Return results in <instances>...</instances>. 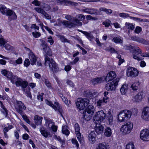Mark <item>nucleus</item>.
Here are the masks:
<instances>
[{
	"instance_id": "obj_1",
	"label": "nucleus",
	"mask_w": 149,
	"mask_h": 149,
	"mask_svg": "<svg viewBox=\"0 0 149 149\" xmlns=\"http://www.w3.org/2000/svg\"><path fill=\"white\" fill-rule=\"evenodd\" d=\"M138 111L136 109H134L132 112L129 110H125L120 112L118 115V119L119 121H124L128 118H130L132 114L137 115Z\"/></svg>"
},
{
	"instance_id": "obj_2",
	"label": "nucleus",
	"mask_w": 149,
	"mask_h": 149,
	"mask_svg": "<svg viewBox=\"0 0 149 149\" xmlns=\"http://www.w3.org/2000/svg\"><path fill=\"white\" fill-rule=\"evenodd\" d=\"M45 65L49 66L50 71L54 73H56L59 70L58 64L52 59L48 57H45Z\"/></svg>"
},
{
	"instance_id": "obj_3",
	"label": "nucleus",
	"mask_w": 149,
	"mask_h": 149,
	"mask_svg": "<svg viewBox=\"0 0 149 149\" xmlns=\"http://www.w3.org/2000/svg\"><path fill=\"white\" fill-rule=\"evenodd\" d=\"M89 102L88 99L86 98L82 99L79 98L76 102V105L77 108L80 111L84 109L85 107L87 106Z\"/></svg>"
},
{
	"instance_id": "obj_4",
	"label": "nucleus",
	"mask_w": 149,
	"mask_h": 149,
	"mask_svg": "<svg viewBox=\"0 0 149 149\" xmlns=\"http://www.w3.org/2000/svg\"><path fill=\"white\" fill-rule=\"evenodd\" d=\"M106 118V114L103 110H100L96 112L93 117V122L94 123H100L102 122Z\"/></svg>"
},
{
	"instance_id": "obj_5",
	"label": "nucleus",
	"mask_w": 149,
	"mask_h": 149,
	"mask_svg": "<svg viewBox=\"0 0 149 149\" xmlns=\"http://www.w3.org/2000/svg\"><path fill=\"white\" fill-rule=\"evenodd\" d=\"M45 102L47 105L52 107L55 111H57L59 113L61 116L63 117L62 113L63 112V110L58 102H55L54 103V104H53L51 101L47 100H45Z\"/></svg>"
},
{
	"instance_id": "obj_6",
	"label": "nucleus",
	"mask_w": 149,
	"mask_h": 149,
	"mask_svg": "<svg viewBox=\"0 0 149 149\" xmlns=\"http://www.w3.org/2000/svg\"><path fill=\"white\" fill-rule=\"evenodd\" d=\"M41 40V45L43 47L45 58L46 56L48 57L47 56H51L52 53L50 48L48 46L44 40Z\"/></svg>"
},
{
	"instance_id": "obj_7",
	"label": "nucleus",
	"mask_w": 149,
	"mask_h": 149,
	"mask_svg": "<svg viewBox=\"0 0 149 149\" xmlns=\"http://www.w3.org/2000/svg\"><path fill=\"white\" fill-rule=\"evenodd\" d=\"M133 127L132 123L128 122L126 124L123 125L121 128V131L124 134L130 133Z\"/></svg>"
},
{
	"instance_id": "obj_8",
	"label": "nucleus",
	"mask_w": 149,
	"mask_h": 149,
	"mask_svg": "<svg viewBox=\"0 0 149 149\" xmlns=\"http://www.w3.org/2000/svg\"><path fill=\"white\" fill-rule=\"evenodd\" d=\"M81 11L91 15H101L100 12L98 10L92 8L84 7L81 9Z\"/></svg>"
},
{
	"instance_id": "obj_9",
	"label": "nucleus",
	"mask_w": 149,
	"mask_h": 149,
	"mask_svg": "<svg viewBox=\"0 0 149 149\" xmlns=\"http://www.w3.org/2000/svg\"><path fill=\"white\" fill-rule=\"evenodd\" d=\"M133 50L131 51L133 54V56L134 58L137 59L138 61H140L142 59L141 58L139 57L138 55L141 54V50L138 47H131Z\"/></svg>"
},
{
	"instance_id": "obj_10",
	"label": "nucleus",
	"mask_w": 149,
	"mask_h": 149,
	"mask_svg": "<svg viewBox=\"0 0 149 149\" xmlns=\"http://www.w3.org/2000/svg\"><path fill=\"white\" fill-rule=\"evenodd\" d=\"M119 80V78H116L111 82L107 84L105 86L106 89L109 91L115 90Z\"/></svg>"
},
{
	"instance_id": "obj_11",
	"label": "nucleus",
	"mask_w": 149,
	"mask_h": 149,
	"mask_svg": "<svg viewBox=\"0 0 149 149\" xmlns=\"http://www.w3.org/2000/svg\"><path fill=\"white\" fill-rule=\"evenodd\" d=\"M138 73L137 70L132 67L128 68L127 70V75L128 77H135L138 75Z\"/></svg>"
},
{
	"instance_id": "obj_12",
	"label": "nucleus",
	"mask_w": 149,
	"mask_h": 149,
	"mask_svg": "<svg viewBox=\"0 0 149 149\" xmlns=\"http://www.w3.org/2000/svg\"><path fill=\"white\" fill-rule=\"evenodd\" d=\"M140 138L145 141H149V130L144 129L142 130L140 133Z\"/></svg>"
},
{
	"instance_id": "obj_13",
	"label": "nucleus",
	"mask_w": 149,
	"mask_h": 149,
	"mask_svg": "<svg viewBox=\"0 0 149 149\" xmlns=\"http://www.w3.org/2000/svg\"><path fill=\"white\" fill-rule=\"evenodd\" d=\"M5 15L8 17V19L10 21L16 19L17 18V16L15 13L10 9H8Z\"/></svg>"
},
{
	"instance_id": "obj_14",
	"label": "nucleus",
	"mask_w": 149,
	"mask_h": 149,
	"mask_svg": "<svg viewBox=\"0 0 149 149\" xmlns=\"http://www.w3.org/2000/svg\"><path fill=\"white\" fill-rule=\"evenodd\" d=\"M17 87L21 86L23 89L26 88L27 86L28 83L27 81H24L21 78L19 77L15 83Z\"/></svg>"
},
{
	"instance_id": "obj_15",
	"label": "nucleus",
	"mask_w": 149,
	"mask_h": 149,
	"mask_svg": "<svg viewBox=\"0 0 149 149\" xmlns=\"http://www.w3.org/2000/svg\"><path fill=\"white\" fill-rule=\"evenodd\" d=\"M65 18L68 20L69 21L72 22L74 23H77V26H81L82 25V23L77 19L74 17L72 16L69 15H65Z\"/></svg>"
},
{
	"instance_id": "obj_16",
	"label": "nucleus",
	"mask_w": 149,
	"mask_h": 149,
	"mask_svg": "<svg viewBox=\"0 0 149 149\" xmlns=\"http://www.w3.org/2000/svg\"><path fill=\"white\" fill-rule=\"evenodd\" d=\"M17 111L20 115L23 114V111L26 109V107L24 104L21 101H17Z\"/></svg>"
},
{
	"instance_id": "obj_17",
	"label": "nucleus",
	"mask_w": 149,
	"mask_h": 149,
	"mask_svg": "<svg viewBox=\"0 0 149 149\" xmlns=\"http://www.w3.org/2000/svg\"><path fill=\"white\" fill-rule=\"evenodd\" d=\"M141 117L143 120H149V107H145L143 109Z\"/></svg>"
},
{
	"instance_id": "obj_18",
	"label": "nucleus",
	"mask_w": 149,
	"mask_h": 149,
	"mask_svg": "<svg viewBox=\"0 0 149 149\" xmlns=\"http://www.w3.org/2000/svg\"><path fill=\"white\" fill-rule=\"evenodd\" d=\"M62 23L63 26L66 27H68L70 28H72L75 26H77V23H74L71 21H69L67 20H63V21Z\"/></svg>"
},
{
	"instance_id": "obj_19",
	"label": "nucleus",
	"mask_w": 149,
	"mask_h": 149,
	"mask_svg": "<svg viewBox=\"0 0 149 149\" xmlns=\"http://www.w3.org/2000/svg\"><path fill=\"white\" fill-rule=\"evenodd\" d=\"M56 2L60 4L65 5L66 3H69L72 6H76L78 5L77 3L71 1L65 0H56Z\"/></svg>"
},
{
	"instance_id": "obj_20",
	"label": "nucleus",
	"mask_w": 149,
	"mask_h": 149,
	"mask_svg": "<svg viewBox=\"0 0 149 149\" xmlns=\"http://www.w3.org/2000/svg\"><path fill=\"white\" fill-rule=\"evenodd\" d=\"M116 77L115 72L112 71L108 73L107 76L104 79H105L106 82H108L112 80Z\"/></svg>"
},
{
	"instance_id": "obj_21",
	"label": "nucleus",
	"mask_w": 149,
	"mask_h": 149,
	"mask_svg": "<svg viewBox=\"0 0 149 149\" xmlns=\"http://www.w3.org/2000/svg\"><path fill=\"white\" fill-rule=\"evenodd\" d=\"M96 124L95 127V131L97 134H100L102 133L103 131L104 127L100 124L98 123H95Z\"/></svg>"
},
{
	"instance_id": "obj_22",
	"label": "nucleus",
	"mask_w": 149,
	"mask_h": 149,
	"mask_svg": "<svg viewBox=\"0 0 149 149\" xmlns=\"http://www.w3.org/2000/svg\"><path fill=\"white\" fill-rule=\"evenodd\" d=\"M74 128L77 136L78 140L79 141H80L81 138V134L80 132V128L79 125L77 123H76L74 125Z\"/></svg>"
},
{
	"instance_id": "obj_23",
	"label": "nucleus",
	"mask_w": 149,
	"mask_h": 149,
	"mask_svg": "<svg viewBox=\"0 0 149 149\" xmlns=\"http://www.w3.org/2000/svg\"><path fill=\"white\" fill-rule=\"evenodd\" d=\"M89 140L91 143H94L96 141V134L94 131H91L88 135Z\"/></svg>"
},
{
	"instance_id": "obj_24",
	"label": "nucleus",
	"mask_w": 149,
	"mask_h": 149,
	"mask_svg": "<svg viewBox=\"0 0 149 149\" xmlns=\"http://www.w3.org/2000/svg\"><path fill=\"white\" fill-rule=\"evenodd\" d=\"M29 58L30 60L31 65H33L36 64L37 60L36 58L32 52H31L29 54Z\"/></svg>"
},
{
	"instance_id": "obj_25",
	"label": "nucleus",
	"mask_w": 149,
	"mask_h": 149,
	"mask_svg": "<svg viewBox=\"0 0 149 149\" xmlns=\"http://www.w3.org/2000/svg\"><path fill=\"white\" fill-rule=\"evenodd\" d=\"M93 114L89 113L86 111H84L83 112V116L85 119V121H88L91 119Z\"/></svg>"
},
{
	"instance_id": "obj_26",
	"label": "nucleus",
	"mask_w": 149,
	"mask_h": 149,
	"mask_svg": "<svg viewBox=\"0 0 149 149\" xmlns=\"http://www.w3.org/2000/svg\"><path fill=\"white\" fill-rule=\"evenodd\" d=\"M143 92H140L138 93L134 98V100L136 102H140L141 101L143 98Z\"/></svg>"
},
{
	"instance_id": "obj_27",
	"label": "nucleus",
	"mask_w": 149,
	"mask_h": 149,
	"mask_svg": "<svg viewBox=\"0 0 149 149\" xmlns=\"http://www.w3.org/2000/svg\"><path fill=\"white\" fill-rule=\"evenodd\" d=\"M41 134L45 138L51 137L52 135L49 132H48L46 130L41 128L40 130Z\"/></svg>"
},
{
	"instance_id": "obj_28",
	"label": "nucleus",
	"mask_w": 149,
	"mask_h": 149,
	"mask_svg": "<svg viewBox=\"0 0 149 149\" xmlns=\"http://www.w3.org/2000/svg\"><path fill=\"white\" fill-rule=\"evenodd\" d=\"M0 106L1 108V111L3 114L5 116V117H7L8 114V110L4 106L2 102L0 101Z\"/></svg>"
},
{
	"instance_id": "obj_29",
	"label": "nucleus",
	"mask_w": 149,
	"mask_h": 149,
	"mask_svg": "<svg viewBox=\"0 0 149 149\" xmlns=\"http://www.w3.org/2000/svg\"><path fill=\"white\" fill-rule=\"evenodd\" d=\"M79 31L81 32L84 34L86 38L90 40L93 38L94 37L92 34L90 32H87L86 31H83L82 30H78Z\"/></svg>"
},
{
	"instance_id": "obj_30",
	"label": "nucleus",
	"mask_w": 149,
	"mask_h": 149,
	"mask_svg": "<svg viewBox=\"0 0 149 149\" xmlns=\"http://www.w3.org/2000/svg\"><path fill=\"white\" fill-rule=\"evenodd\" d=\"M42 117L38 115H36L34 117V121L36 124L38 125L41 124Z\"/></svg>"
},
{
	"instance_id": "obj_31",
	"label": "nucleus",
	"mask_w": 149,
	"mask_h": 149,
	"mask_svg": "<svg viewBox=\"0 0 149 149\" xmlns=\"http://www.w3.org/2000/svg\"><path fill=\"white\" fill-rule=\"evenodd\" d=\"M108 97H104L102 100H100L97 101L96 104L97 106L100 107L104 103L107 102V100Z\"/></svg>"
},
{
	"instance_id": "obj_32",
	"label": "nucleus",
	"mask_w": 149,
	"mask_h": 149,
	"mask_svg": "<svg viewBox=\"0 0 149 149\" xmlns=\"http://www.w3.org/2000/svg\"><path fill=\"white\" fill-rule=\"evenodd\" d=\"M139 83L136 82L132 84L131 86V88L133 91H137L139 87Z\"/></svg>"
},
{
	"instance_id": "obj_33",
	"label": "nucleus",
	"mask_w": 149,
	"mask_h": 149,
	"mask_svg": "<svg viewBox=\"0 0 149 149\" xmlns=\"http://www.w3.org/2000/svg\"><path fill=\"white\" fill-rule=\"evenodd\" d=\"M131 39L134 41H136L139 43L143 44L144 39L136 36H132L131 38Z\"/></svg>"
},
{
	"instance_id": "obj_34",
	"label": "nucleus",
	"mask_w": 149,
	"mask_h": 149,
	"mask_svg": "<svg viewBox=\"0 0 149 149\" xmlns=\"http://www.w3.org/2000/svg\"><path fill=\"white\" fill-rule=\"evenodd\" d=\"M94 107L92 105H89L84 111L93 114L94 113Z\"/></svg>"
},
{
	"instance_id": "obj_35",
	"label": "nucleus",
	"mask_w": 149,
	"mask_h": 149,
	"mask_svg": "<svg viewBox=\"0 0 149 149\" xmlns=\"http://www.w3.org/2000/svg\"><path fill=\"white\" fill-rule=\"evenodd\" d=\"M102 81V79L101 78H96L93 79L91 81L94 85H95L96 84H100L101 83Z\"/></svg>"
},
{
	"instance_id": "obj_36",
	"label": "nucleus",
	"mask_w": 149,
	"mask_h": 149,
	"mask_svg": "<svg viewBox=\"0 0 149 149\" xmlns=\"http://www.w3.org/2000/svg\"><path fill=\"white\" fill-rule=\"evenodd\" d=\"M84 95L85 96L89 98H91L93 96V93L90 90L85 91Z\"/></svg>"
},
{
	"instance_id": "obj_37",
	"label": "nucleus",
	"mask_w": 149,
	"mask_h": 149,
	"mask_svg": "<svg viewBox=\"0 0 149 149\" xmlns=\"http://www.w3.org/2000/svg\"><path fill=\"white\" fill-rule=\"evenodd\" d=\"M100 11H104L107 14L110 15L112 12V10L110 9H107L104 7H101L100 8Z\"/></svg>"
},
{
	"instance_id": "obj_38",
	"label": "nucleus",
	"mask_w": 149,
	"mask_h": 149,
	"mask_svg": "<svg viewBox=\"0 0 149 149\" xmlns=\"http://www.w3.org/2000/svg\"><path fill=\"white\" fill-rule=\"evenodd\" d=\"M62 133L66 136H68L70 134V132L68 129L67 126L65 125L62 126Z\"/></svg>"
},
{
	"instance_id": "obj_39",
	"label": "nucleus",
	"mask_w": 149,
	"mask_h": 149,
	"mask_svg": "<svg viewBox=\"0 0 149 149\" xmlns=\"http://www.w3.org/2000/svg\"><path fill=\"white\" fill-rule=\"evenodd\" d=\"M111 130L109 127H107L105 130L104 135L107 137H110L111 135Z\"/></svg>"
},
{
	"instance_id": "obj_40",
	"label": "nucleus",
	"mask_w": 149,
	"mask_h": 149,
	"mask_svg": "<svg viewBox=\"0 0 149 149\" xmlns=\"http://www.w3.org/2000/svg\"><path fill=\"white\" fill-rule=\"evenodd\" d=\"M46 125L47 127L50 128L51 126L54 125V123L50 119H47L46 120Z\"/></svg>"
},
{
	"instance_id": "obj_41",
	"label": "nucleus",
	"mask_w": 149,
	"mask_h": 149,
	"mask_svg": "<svg viewBox=\"0 0 149 149\" xmlns=\"http://www.w3.org/2000/svg\"><path fill=\"white\" fill-rule=\"evenodd\" d=\"M108 115L107 116V120H108L109 124L112 125L113 122V116L111 114L110 111L108 112Z\"/></svg>"
},
{
	"instance_id": "obj_42",
	"label": "nucleus",
	"mask_w": 149,
	"mask_h": 149,
	"mask_svg": "<svg viewBox=\"0 0 149 149\" xmlns=\"http://www.w3.org/2000/svg\"><path fill=\"white\" fill-rule=\"evenodd\" d=\"M120 91L122 94H125L127 91V86L126 85H123L120 88Z\"/></svg>"
},
{
	"instance_id": "obj_43",
	"label": "nucleus",
	"mask_w": 149,
	"mask_h": 149,
	"mask_svg": "<svg viewBox=\"0 0 149 149\" xmlns=\"http://www.w3.org/2000/svg\"><path fill=\"white\" fill-rule=\"evenodd\" d=\"M107 146L105 143H102L99 144L97 149H107Z\"/></svg>"
},
{
	"instance_id": "obj_44",
	"label": "nucleus",
	"mask_w": 149,
	"mask_h": 149,
	"mask_svg": "<svg viewBox=\"0 0 149 149\" xmlns=\"http://www.w3.org/2000/svg\"><path fill=\"white\" fill-rule=\"evenodd\" d=\"M134 143L132 142L128 143L126 146V149H134Z\"/></svg>"
},
{
	"instance_id": "obj_45",
	"label": "nucleus",
	"mask_w": 149,
	"mask_h": 149,
	"mask_svg": "<svg viewBox=\"0 0 149 149\" xmlns=\"http://www.w3.org/2000/svg\"><path fill=\"white\" fill-rule=\"evenodd\" d=\"M8 9L7 8L3 6L0 8V12L3 15H5L6 13V12L7 11Z\"/></svg>"
},
{
	"instance_id": "obj_46",
	"label": "nucleus",
	"mask_w": 149,
	"mask_h": 149,
	"mask_svg": "<svg viewBox=\"0 0 149 149\" xmlns=\"http://www.w3.org/2000/svg\"><path fill=\"white\" fill-rule=\"evenodd\" d=\"M0 46L1 47L4 46L6 44V42L3 38V36H0Z\"/></svg>"
},
{
	"instance_id": "obj_47",
	"label": "nucleus",
	"mask_w": 149,
	"mask_h": 149,
	"mask_svg": "<svg viewBox=\"0 0 149 149\" xmlns=\"http://www.w3.org/2000/svg\"><path fill=\"white\" fill-rule=\"evenodd\" d=\"M8 127H5L3 129V133H7L8 131L13 128V126L12 125H10L9 124H7Z\"/></svg>"
},
{
	"instance_id": "obj_48",
	"label": "nucleus",
	"mask_w": 149,
	"mask_h": 149,
	"mask_svg": "<svg viewBox=\"0 0 149 149\" xmlns=\"http://www.w3.org/2000/svg\"><path fill=\"white\" fill-rule=\"evenodd\" d=\"M113 40L116 43H122L123 42L122 40L120 37H115L113 38Z\"/></svg>"
},
{
	"instance_id": "obj_49",
	"label": "nucleus",
	"mask_w": 149,
	"mask_h": 149,
	"mask_svg": "<svg viewBox=\"0 0 149 149\" xmlns=\"http://www.w3.org/2000/svg\"><path fill=\"white\" fill-rule=\"evenodd\" d=\"M125 25L127 29H129L132 30L134 28V25L131 23H128L127 22H126L125 24Z\"/></svg>"
},
{
	"instance_id": "obj_50",
	"label": "nucleus",
	"mask_w": 149,
	"mask_h": 149,
	"mask_svg": "<svg viewBox=\"0 0 149 149\" xmlns=\"http://www.w3.org/2000/svg\"><path fill=\"white\" fill-rule=\"evenodd\" d=\"M19 78L17 76L13 75L10 80L11 82L13 84H15Z\"/></svg>"
},
{
	"instance_id": "obj_51",
	"label": "nucleus",
	"mask_w": 149,
	"mask_h": 149,
	"mask_svg": "<svg viewBox=\"0 0 149 149\" xmlns=\"http://www.w3.org/2000/svg\"><path fill=\"white\" fill-rule=\"evenodd\" d=\"M77 17L79 21H82L84 20L85 19V16L82 14H78L77 16Z\"/></svg>"
},
{
	"instance_id": "obj_52",
	"label": "nucleus",
	"mask_w": 149,
	"mask_h": 149,
	"mask_svg": "<svg viewBox=\"0 0 149 149\" xmlns=\"http://www.w3.org/2000/svg\"><path fill=\"white\" fill-rule=\"evenodd\" d=\"M42 7L46 11L49 10L51 8L50 6L49 5L46 3H44L43 5L42 6Z\"/></svg>"
},
{
	"instance_id": "obj_53",
	"label": "nucleus",
	"mask_w": 149,
	"mask_h": 149,
	"mask_svg": "<svg viewBox=\"0 0 149 149\" xmlns=\"http://www.w3.org/2000/svg\"><path fill=\"white\" fill-rule=\"evenodd\" d=\"M44 83L46 85V86L49 88L51 87V84L50 83L49 80L47 79H44Z\"/></svg>"
},
{
	"instance_id": "obj_54",
	"label": "nucleus",
	"mask_w": 149,
	"mask_h": 149,
	"mask_svg": "<svg viewBox=\"0 0 149 149\" xmlns=\"http://www.w3.org/2000/svg\"><path fill=\"white\" fill-rule=\"evenodd\" d=\"M106 50L107 51L110 52H111L112 53H115L117 54H118V52L116 51L114 48L112 47L107 48L106 49Z\"/></svg>"
},
{
	"instance_id": "obj_55",
	"label": "nucleus",
	"mask_w": 149,
	"mask_h": 149,
	"mask_svg": "<svg viewBox=\"0 0 149 149\" xmlns=\"http://www.w3.org/2000/svg\"><path fill=\"white\" fill-rule=\"evenodd\" d=\"M35 10L38 13H40L42 14L44 10L43 9L38 7H36L34 8Z\"/></svg>"
},
{
	"instance_id": "obj_56",
	"label": "nucleus",
	"mask_w": 149,
	"mask_h": 149,
	"mask_svg": "<svg viewBox=\"0 0 149 149\" xmlns=\"http://www.w3.org/2000/svg\"><path fill=\"white\" fill-rule=\"evenodd\" d=\"M60 39L62 42H69L70 41L66 38L64 36H60Z\"/></svg>"
},
{
	"instance_id": "obj_57",
	"label": "nucleus",
	"mask_w": 149,
	"mask_h": 149,
	"mask_svg": "<svg viewBox=\"0 0 149 149\" xmlns=\"http://www.w3.org/2000/svg\"><path fill=\"white\" fill-rule=\"evenodd\" d=\"M21 115L22 116L24 120H25L27 123L29 124H30L31 122L26 116L24 115L23 114Z\"/></svg>"
},
{
	"instance_id": "obj_58",
	"label": "nucleus",
	"mask_w": 149,
	"mask_h": 149,
	"mask_svg": "<svg viewBox=\"0 0 149 149\" xmlns=\"http://www.w3.org/2000/svg\"><path fill=\"white\" fill-rule=\"evenodd\" d=\"M42 14L44 15L47 19H51V17L45 11L42 13Z\"/></svg>"
},
{
	"instance_id": "obj_59",
	"label": "nucleus",
	"mask_w": 149,
	"mask_h": 149,
	"mask_svg": "<svg viewBox=\"0 0 149 149\" xmlns=\"http://www.w3.org/2000/svg\"><path fill=\"white\" fill-rule=\"evenodd\" d=\"M32 34L33 36L35 38H38L41 35L40 33L39 32H33L32 33Z\"/></svg>"
},
{
	"instance_id": "obj_60",
	"label": "nucleus",
	"mask_w": 149,
	"mask_h": 149,
	"mask_svg": "<svg viewBox=\"0 0 149 149\" xmlns=\"http://www.w3.org/2000/svg\"><path fill=\"white\" fill-rule=\"evenodd\" d=\"M30 63L29 60L28 58L26 59L25 60L24 62V66L26 67H27L29 66V65H30Z\"/></svg>"
},
{
	"instance_id": "obj_61",
	"label": "nucleus",
	"mask_w": 149,
	"mask_h": 149,
	"mask_svg": "<svg viewBox=\"0 0 149 149\" xmlns=\"http://www.w3.org/2000/svg\"><path fill=\"white\" fill-rule=\"evenodd\" d=\"M141 28L139 26H137L134 32L136 33H139L141 32Z\"/></svg>"
},
{
	"instance_id": "obj_62",
	"label": "nucleus",
	"mask_w": 149,
	"mask_h": 149,
	"mask_svg": "<svg viewBox=\"0 0 149 149\" xmlns=\"http://www.w3.org/2000/svg\"><path fill=\"white\" fill-rule=\"evenodd\" d=\"M32 3L34 4L35 6H39L40 5V2L38 0H34V1L32 2Z\"/></svg>"
},
{
	"instance_id": "obj_63",
	"label": "nucleus",
	"mask_w": 149,
	"mask_h": 149,
	"mask_svg": "<svg viewBox=\"0 0 149 149\" xmlns=\"http://www.w3.org/2000/svg\"><path fill=\"white\" fill-rule=\"evenodd\" d=\"M119 16L122 17H129V15L128 14L124 13H120L119 14Z\"/></svg>"
},
{
	"instance_id": "obj_64",
	"label": "nucleus",
	"mask_w": 149,
	"mask_h": 149,
	"mask_svg": "<svg viewBox=\"0 0 149 149\" xmlns=\"http://www.w3.org/2000/svg\"><path fill=\"white\" fill-rule=\"evenodd\" d=\"M72 142L73 144L76 145V146L77 148H78L79 147V145L77 140L75 139H72Z\"/></svg>"
}]
</instances>
